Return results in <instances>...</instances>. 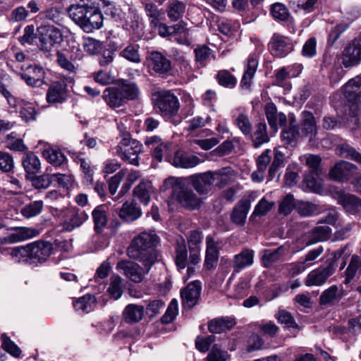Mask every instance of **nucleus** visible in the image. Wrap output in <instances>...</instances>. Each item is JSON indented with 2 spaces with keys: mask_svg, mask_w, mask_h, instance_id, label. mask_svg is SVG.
<instances>
[{
  "mask_svg": "<svg viewBox=\"0 0 361 361\" xmlns=\"http://www.w3.org/2000/svg\"><path fill=\"white\" fill-rule=\"evenodd\" d=\"M159 242V238L154 231L142 232L133 238L128 247L127 254L129 257L138 262L154 264L157 260L154 247Z\"/></svg>",
  "mask_w": 361,
  "mask_h": 361,
  "instance_id": "1",
  "label": "nucleus"
},
{
  "mask_svg": "<svg viewBox=\"0 0 361 361\" xmlns=\"http://www.w3.org/2000/svg\"><path fill=\"white\" fill-rule=\"evenodd\" d=\"M67 12L69 17L86 32H91L102 26L103 16L96 7L87 4H71L67 8Z\"/></svg>",
  "mask_w": 361,
  "mask_h": 361,
  "instance_id": "2",
  "label": "nucleus"
},
{
  "mask_svg": "<svg viewBox=\"0 0 361 361\" xmlns=\"http://www.w3.org/2000/svg\"><path fill=\"white\" fill-rule=\"evenodd\" d=\"M164 186L166 189L172 190V198L185 209L195 210L200 207L201 198L191 188L185 186L180 178L169 177L164 180Z\"/></svg>",
  "mask_w": 361,
  "mask_h": 361,
  "instance_id": "3",
  "label": "nucleus"
},
{
  "mask_svg": "<svg viewBox=\"0 0 361 361\" xmlns=\"http://www.w3.org/2000/svg\"><path fill=\"white\" fill-rule=\"evenodd\" d=\"M153 102L160 114L166 118L177 115L180 109L178 97L169 90L156 92L153 94Z\"/></svg>",
  "mask_w": 361,
  "mask_h": 361,
  "instance_id": "4",
  "label": "nucleus"
},
{
  "mask_svg": "<svg viewBox=\"0 0 361 361\" xmlns=\"http://www.w3.org/2000/svg\"><path fill=\"white\" fill-rule=\"evenodd\" d=\"M141 264L128 260H121L117 263L116 269L134 283H141L149 274L154 264L147 262H139Z\"/></svg>",
  "mask_w": 361,
  "mask_h": 361,
  "instance_id": "5",
  "label": "nucleus"
},
{
  "mask_svg": "<svg viewBox=\"0 0 361 361\" xmlns=\"http://www.w3.org/2000/svg\"><path fill=\"white\" fill-rule=\"evenodd\" d=\"M142 147V144L136 140L122 138L116 147V154L125 162L138 166Z\"/></svg>",
  "mask_w": 361,
  "mask_h": 361,
  "instance_id": "6",
  "label": "nucleus"
},
{
  "mask_svg": "<svg viewBox=\"0 0 361 361\" xmlns=\"http://www.w3.org/2000/svg\"><path fill=\"white\" fill-rule=\"evenodd\" d=\"M52 245L48 242L37 241L24 246V262L35 264L44 262L51 255Z\"/></svg>",
  "mask_w": 361,
  "mask_h": 361,
  "instance_id": "7",
  "label": "nucleus"
},
{
  "mask_svg": "<svg viewBox=\"0 0 361 361\" xmlns=\"http://www.w3.org/2000/svg\"><path fill=\"white\" fill-rule=\"evenodd\" d=\"M39 47L41 49L49 51L56 44L62 41V33L61 30L51 25L42 26L39 28Z\"/></svg>",
  "mask_w": 361,
  "mask_h": 361,
  "instance_id": "8",
  "label": "nucleus"
},
{
  "mask_svg": "<svg viewBox=\"0 0 361 361\" xmlns=\"http://www.w3.org/2000/svg\"><path fill=\"white\" fill-rule=\"evenodd\" d=\"M269 49L273 56L283 58L293 51L294 44L290 38L274 33L269 43Z\"/></svg>",
  "mask_w": 361,
  "mask_h": 361,
  "instance_id": "9",
  "label": "nucleus"
},
{
  "mask_svg": "<svg viewBox=\"0 0 361 361\" xmlns=\"http://www.w3.org/2000/svg\"><path fill=\"white\" fill-rule=\"evenodd\" d=\"M335 269L333 262L326 267L321 266L311 271L307 276L305 284L307 286H320L324 285L328 279L334 274Z\"/></svg>",
  "mask_w": 361,
  "mask_h": 361,
  "instance_id": "10",
  "label": "nucleus"
},
{
  "mask_svg": "<svg viewBox=\"0 0 361 361\" xmlns=\"http://www.w3.org/2000/svg\"><path fill=\"white\" fill-rule=\"evenodd\" d=\"M66 219L63 222V229L66 231H71L74 228L81 226L88 216L85 211L76 207L68 209L66 211Z\"/></svg>",
  "mask_w": 361,
  "mask_h": 361,
  "instance_id": "11",
  "label": "nucleus"
},
{
  "mask_svg": "<svg viewBox=\"0 0 361 361\" xmlns=\"http://www.w3.org/2000/svg\"><path fill=\"white\" fill-rule=\"evenodd\" d=\"M357 166L350 162L341 161L329 171L331 178L338 180H348L356 171Z\"/></svg>",
  "mask_w": 361,
  "mask_h": 361,
  "instance_id": "12",
  "label": "nucleus"
},
{
  "mask_svg": "<svg viewBox=\"0 0 361 361\" xmlns=\"http://www.w3.org/2000/svg\"><path fill=\"white\" fill-rule=\"evenodd\" d=\"M201 291V284L198 281H195L188 285L180 292L182 304L184 308H192L198 301Z\"/></svg>",
  "mask_w": 361,
  "mask_h": 361,
  "instance_id": "13",
  "label": "nucleus"
},
{
  "mask_svg": "<svg viewBox=\"0 0 361 361\" xmlns=\"http://www.w3.org/2000/svg\"><path fill=\"white\" fill-rule=\"evenodd\" d=\"M175 262L178 269H184L188 264V275L190 277L195 272V268L190 262V257L188 258V251L186 245L183 239L178 240L176 246Z\"/></svg>",
  "mask_w": 361,
  "mask_h": 361,
  "instance_id": "14",
  "label": "nucleus"
},
{
  "mask_svg": "<svg viewBox=\"0 0 361 361\" xmlns=\"http://www.w3.org/2000/svg\"><path fill=\"white\" fill-rule=\"evenodd\" d=\"M361 60V46L356 39L351 41L344 49L342 63L345 68L357 65Z\"/></svg>",
  "mask_w": 361,
  "mask_h": 361,
  "instance_id": "15",
  "label": "nucleus"
},
{
  "mask_svg": "<svg viewBox=\"0 0 361 361\" xmlns=\"http://www.w3.org/2000/svg\"><path fill=\"white\" fill-rule=\"evenodd\" d=\"M343 297V289L333 285L324 290L319 296V304L326 307L337 305Z\"/></svg>",
  "mask_w": 361,
  "mask_h": 361,
  "instance_id": "16",
  "label": "nucleus"
},
{
  "mask_svg": "<svg viewBox=\"0 0 361 361\" xmlns=\"http://www.w3.org/2000/svg\"><path fill=\"white\" fill-rule=\"evenodd\" d=\"M194 189L201 195L208 193L214 184L212 171H208L191 177Z\"/></svg>",
  "mask_w": 361,
  "mask_h": 361,
  "instance_id": "17",
  "label": "nucleus"
},
{
  "mask_svg": "<svg viewBox=\"0 0 361 361\" xmlns=\"http://www.w3.org/2000/svg\"><path fill=\"white\" fill-rule=\"evenodd\" d=\"M150 68L158 73H166L171 68V63L161 52L152 51L149 56Z\"/></svg>",
  "mask_w": 361,
  "mask_h": 361,
  "instance_id": "18",
  "label": "nucleus"
},
{
  "mask_svg": "<svg viewBox=\"0 0 361 361\" xmlns=\"http://www.w3.org/2000/svg\"><path fill=\"white\" fill-rule=\"evenodd\" d=\"M202 239V235L197 231H192L188 238L190 250V262L192 264H197L200 261V244Z\"/></svg>",
  "mask_w": 361,
  "mask_h": 361,
  "instance_id": "19",
  "label": "nucleus"
},
{
  "mask_svg": "<svg viewBox=\"0 0 361 361\" xmlns=\"http://www.w3.org/2000/svg\"><path fill=\"white\" fill-rule=\"evenodd\" d=\"M44 71L39 66H30L26 68L24 80L27 85L32 87H40L44 84Z\"/></svg>",
  "mask_w": 361,
  "mask_h": 361,
  "instance_id": "20",
  "label": "nucleus"
},
{
  "mask_svg": "<svg viewBox=\"0 0 361 361\" xmlns=\"http://www.w3.org/2000/svg\"><path fill=\"white\" fill-rule=\"evenodd\" d=\"M345 98L352 103L361 101V78L355 77L350 80L343 87Z\"/></svg>",
  "mask_w": 361,
  "mask_h": 361,
  "instance_id": "21",
  "label": "nucleus"
},
{
  "mask_svg": "<svg viewBox=\"0 0 361 361\" xmlns=\"http://www.w3.org/2000/svg\"><path fill=\"white\" fill-rule=\"evenodd\" d=\"M336 199L338 202L350 213H355L361 209L360 200L353 195L340 191L336 193Z\"/></svg>",
  "mask_w": 361,
  "mask_h": 361,
  "instance_id": "22",
  "label": "nucleus"
},
{
  "mask_svg": "<svg viewBox=\"0 0 361 361\" xmlns=\"http://www.w3.org/2000/svg\"><path fill=\"white\" fill-rule=\"evenodd\" d=\"M200 159L195 155L188 154L183 151L175 153L171 164L176 167L184 169L192 168L198 165Z\"/></svg>",
  "mask_w": 361,
  "mask_h": 361,
  "instance_id": "23",
  "label": "nucleus"
},
{
  "mask_svg": "<svg viewBox=\"0 0 361 361\" xmlns=\"http://www.w3.org/2000/svg\"><path fill=\"white\" fill-rule=\"evenodd\" d=\"M102 98L105 103L112 109L122 106L126 103L117 86L106 88Z\"/></svg>",
  "mask_w": 361,
  "mask_h": 361,
  "instance_id": "24",
  "label": "nucleus"
},
{
  "mask_svg": "<svg viewBox=\"0 0 361 361\" xmlns=\"http://www.w3.org/2000/svg\"><path fill=\"white\" fill-rule=\"evenodd\" d=\"M207 250L204 260V267L207 269H211L216 264L219 258L218 244L211 236L206 238Z\"/></svg>",
  "mask_w": 361,
  "mask_h": 361,
  "instance_id": "25",
  "label": "nucleus"
},
{
  "mask_svg": "<svg viewBox=\"0 0 361 361\" xmlns=\"http://www.w3.org/2000/svg\"><path fill=\"white\" fill-rule=\"evenodd\" d=\"M144 307L135 304L128 305L123 312V320L128 324H135L141 321L144 316Z\"/></svg>",
  "mask_w": 361,
  "mask_h": 361,
  "instance_id": "26",
  "label": "nucleus"
},
{
  "mask_svg": "<svg viewBox=\"0 0 361 361\" xmlns=\"http://www.w3.org/2000/svg\"><path fill=\"white\" fill-rule=\"evenodd\" d=\"M66 97V85L64 82H56L49 87L47 99L49 103L63 102Z\"/></svg>",
  "mask_w": 361,
  "mask_h": 361,
  "instance_id": "27",
  "label": "nucleus"
},
{
  "mask_svg": "<svg viewBox=\"0 0 361 361\" xmlns=\"http://www.w3.org/2000/svg\"><path fill=\"white\" fill-rule=\"evenodd\" d=\"M254 262V251L250 249H243L239 254L233 257V268L239 271L247 267L251 266Z\"/></svg>",
  "mask_w": 361,
  "mask_h": 361,
  "instance_id": "28",
  "label": "nucleus"
},
{
  "mask_svg": "<svg viewBox=\"0 0 361 361\" xmlns=\"http://www.w3.org/2000/svg\"><path fill=\"white\" fill-rule=\"evenodd\" d=\"M258 66V59L256 54H250L245 67L240 84L243 88L248 89L250 87L252 80L256 73Z\"/></svg>",
  "mask_w": 361,
  "mask_h": 361,
  "instance_id": "29",
  "label": "nucleus"
},
{
  "mask_svg": "<svg viewBox=\"0 0 361 361\" xmlns=\"http://www.w3.org/2000/svg\"><path fill=\"white\" fill-rule=\"evenodd\" d=\"M142 214L140 209L133 202H126L118 212L119 217L126 221H134Z\"/></svg>",
  "mask_w": 361,
  "mask_h": 361,
  "instance_id": "30",
  "label": "nucleus"
},
{
  "mask_svg": "<svg viewBox=\"0 0 361 361\" xmlns=\"http://www.w3.org/2000/svg\"><path fill=\"white\" fill-rule=\"evenodd\" d=\"M154 188L151 183H140L134 190V197L137 198L141 203L147 205L150 200L151 195L154 193Z\"/></svg>",
  "mask_w": 361,
  "mask_h": 361,
  "instance_id": "31",
  "label": "nucleus"
},
{
  "mask_svg": "<svg viewBox=\"0 0 361 361\" xmlns=\"http://www.w3.org/2000/svg\"><path fill=\"white\" fill-rule=\"evenodd\" d=\"M186 5L179 0H171L166 8L168 18L171 21H177L181 18L185 12Z\"/></svg>",
  "mask_w": 361,
  "mask_h": 361,
  "instance_id": "32",
  "label": "nucleus"
},
{
  "mask_svg": "<svg viewBox=\"0 0 361 361\" xmlns=\"http://www.w3.org/2000/svg\"><path fill=\"white\" fill-rule=\"evenodd\" d=\"M26 181L38 190L47 189L53 182L51 174L44 173L39 176H26Z\"/></svg>",
  "mask_w": 361,
  "mask_h": 361,
  "instance_id": "33",
  "label": "nucleus"
},
{
  "mask_svg": "<svg viewBox=\"0 0 361 361\" xmlns=\"http://www.w3.org/2000/svg\"><path fill=\"white\" fill-rule=\"evenodd\" d=\"M250 204L247 201H241L235 206L231 214V221L239 226L244 225Z\"/></svg>",
  "mask_w": 361,
  "mask_h": 361,
  "instance_id": "34",
  "label": "nucleus"
},
{
  "mask_svg": "<svg viewBox=\"0 0 361 361\" xmlns=\"http://www.w3.org/2000/svg\"><path fill=\"white\" fill-rule=\"evenodd\" d=\"M253 146L255 148L259 147L262 145L267 143L269 141V137L267 133V128L265 123H258L255 126V130L252 136Z\"/></svg>",
  "mask_w": 361,
  "mask_h": 361,
  "instance_id": "35",
  "label": "nucleus"
},
{
  "mask_svg": "<svg viewBox=\"0 0 361 361\" xmlns=\"http://www.w3.org/2000/svg\"><path fill=\"white\" fill-rule=\"evenodd\" d=\"M275 317L279 324L284 325L285 329H293L295 334L300 330L290 312L285 310H279Z\"/></svg>",
  "mask_w": 361,
  "mask_h": 361,
  "instance_id": "36",
  "label": "nucleus"
},
{
  "mask_svg": "<svg viewBox=\"0 0 361 361\" xmlns=\"http://www.w3.org/2000/svg\"><path fill=\"white\" fill-rule=\"evenodd\" d=\"M214 183L222 188L225 186L233 177L234 171L231 168L226 167L212 172Z\"/></svg>",
  "mask_w": 361,
  "mask_h": 361,
  "instance_id": "37",
  "label": "nucleus"
},
{
  "mask_svg": "<svg viewBox=\"0 0 361 361\" xmlns=\"http://www.w3.org/2000/svg\"><path fill=\"white\" fill-rule=\"evenodd\" d=\"M331 229L326 225L317 226L310 233L309 244H314L320 241H324L329 238Z\"/></svg>",
  "mask_w": 361,
  "mask_h": 361,
  "instance_id": "38",
  "label": "nucleus"
},
{
  "mask_svg": "<svg viewBox=\"0 0 361 361\" xmlns=\"http://www.w3.org/2000/svg\"><path fill=\"white\" fill-rule=\"evenodd\" d=\"M41 168V163L37 157L32 152H24V169L27 175L37 173Z\"/></svg>",
  "mask_w": 361,
  "mask_h": 361,
  "instance_id": "39",
  "label": "nucleus"
},
{
  "mask_svg": "<svg viewBox=\"0 0 361 361\" xmlns=\"http://www.w3.org/2000/svg\"><path fill=\"white\" fill-rule=\"evenodd\" d=\"M117 87L121 92L125 102L128 100L135 99L139 95V88L134 82H123L117 85Z\"/></svg>",
  "mask_w": 361,
  "mask_h": 361,
  "instance_id": "40",
  "label": "nucleus"
},
{
  "mask_svg": "<svg viewBox=\"0 0 361 361\" xmlns=\"http://www.w3.org/2000/svg\"><path fill=\"white\" fill-rule=\"evenodd\" d=\"M234 325L233 319H216L212 320L208 325L209 331L212 334H220L226 330L231 329Z\"/></svg>",
  "mask_w": 361,
  "mask_h": 361,
  "instance_id": "41",
  "label": "nucleus"
},
{
  "mask_svg": "<svg viewBox=\"0 0 361 361\" xmlns=\"http://www.w3.org/2000/svg\"><path fill=\"white\" fill-rule=\"evenodd\" d=\"M301 131L305 135H315L317 133V126L314 117L312 114L309 111L302 112Z\"/></svg>",
  "mask_w": 361,
  "mask_h": 361,
  "instance_id": "42",
  "label": "nucleus"
},
{
  "mask_svg": "<svg viewBox=\"0 0 361 361\" xmlns=\"http://www.w3.org/2000/svg\"><path fill=\"white\" fill-rule=\"evenodd\" d=\"M43 155L48 162L55 166H60L66 161V158L61 151L52 147L45 149Z\"/></svg>",
  "mask_w": 361,
  "mask_h": 361,
  "instance_id": "43",
  "label": "nucleus"
},
{
  "mask_svg": "<svg viewBox=\"0 0 361 361\" xmlns=\"http://www.w3.org/2000/svg\"><path fill=\"white\" fill-rule=\"evenodd\" d=\"M123 290V279L119 276H112L107 289L109 295L114 300H118L121 297Z\"/></svg>",
  "mask_w": 361,
  "mask_h": 361,
  "instance_id": "44",
  "label": "nucleus"
},
{
  "mask_svg": "<svg viewBox=\"0 0 361 361\" xmlns=\"http://www.w3.org/2000/svg\"><path fill=\"white\" fill-rule=\"evenodd\" d=\"M361 267V258L357 255H353L345 271V284L349 283L356 276Z\"/></svg>",
  "mask_w": 361,
  "mask_h": 361,
  "instance_id": "45",
  "label": "nucleus"
},
{
  "mask_svg": "<svg viewBox=\"0 0 361 361\" xmlns=\"http://www.w3.org/2000/svg\"><path fill=\"white\" fill-rule=\"evenodd\" d=\"M92 215L94 224V228L96 231H100L106 225L107 217L105 206H97L92 211Z\"/></svg>",
  "mask_w": 361,
  "mask_h": 361,
  "instance_id": "46",
  "label": "nucleus"
},
{
  "mask_svg": "<svg viewBox=\"0 0 361 361\" xmlns=\"http://www.w3.org/2000/svg\"><path fill=\"white\" fill-rule=\"evenodd\" d=\"M139 49L140 47L138 44H128L120 52L119 54L121 56L130 62L138 63L141 61Z\"/></svg>",
  "mask_w": 361,
  "mask_h": 361,
  "instance_id": "47",
  "label": "nucleus"
},
{
  "mask_svg": "<svg viewBox=\"0 0 361 361\" xmlns=\"http://www.w3.org/2000/svg\"><path fill=\"white\" fill-rule=\"evenodd\" d=\"M283 252V247H279L276 250H264L263 251L262 262L264 267H269L273 263L278 262Z\"/></svg>",
  "mask_w": 361,
  "mask_h": 361,
  "instance_id": "48",
  "label": "nucleus"
},
{
  "mask_svg": "<svg viewBox=\"0 0 361 361\" xmlns=\"http://www.w3.org/2000/svg\"><path fill=\"white\" fill-rule=\"evenodd\" d=\"M296 210L300 216H310L320 212L317 204L304 201H298L296 203Z\"/></svg>",
  "mask_w": 361,
  "mask_h": 361,
  "instance_id": "49",
  "label": "nucleus"
},
{
  "mask_svg": "<svg viewBox=\"0 0 361 361\" xmlns=\"http://www.w3.org/2000/svg\"><path fill=\"white\" fill-rule=\"evenodd\" d=\"M234 123L245 135H250L252 125L248 116L244 113H240L234 119Z\"/></svg>",
  "mask_w": 361,
  "mask_h": 361,
  "instance_id": "50",
  "label": "nucleus"
},
{
  "mask_svg": "<svg viewBox=\"0 0 361 361\" xmlns=\"http://www.w3.org/2000/svg\"><path fill=\"white\" fill-rule=\"evenodd\" d=\"M53 182H56L59 187L67 190L72 188L75 183V178L71 173H53L51 174Z\"/></svg>",
  "mask_w": 361,
  "mask_h": 361,
  "instance_id": "51",
  "label": "nucleus"
},
{
  "mask_svg": "<svg viewBox=\"0 0 361 361\" xmlns=\"http://www.w3.org/2000/svg\"><path fill=\"white\" fill-rule=\"evenodd\" d=\"M339 156L351 159L357 163L361 164V154L357 152L355 148L348 144H342L338 147Z\"/></svg>",
  "mask_w": 361,
  "mask_h": 361,
  "instance_id": "52",
  "label": "nucleus"
},
{
  "mask_svg": "<svg viewBox=\"0 0 361 361\" xmlns=\"http://www.w3.org/2000/svg\"><path fill=\"white\" fill-rule=\"evenodd\" d=\"M1 347L6 352L16 357L20 355V348L6 334H1Z\"/></svg>",
  "mask_w": 361,
  "mask_h": 361,
  "instance_id": "53",
  "label": "nucleus"
},
{
  "mask_svg": "<svg viewBox=\"0 0 361 361\" xmlns=\"http://www.w3.org/2000/svg\"><path fill=\"white\" fill-rule=\"evenodd\" d=\"M95 299L90 295H86L80 298L75 303L74 307L77 311L83 312H90L94 305Z\"/></svg>",
  "mask_w": 361,
  "mask_h": 361,
  "instance_id": "54",
  "label": "nucleus"
},
{
  "mask_svg": "<svg viewBox=\"0 0 361 361\" xmlns=\"http://www.w3.org/2000/svg\"><path fill=\"white\" fill-rule=\"evenodd\" d=\"M171 152V145L168 142H163L152 152V157L157 161L161 162L164 159H168Z\"/></svg>",
  "mask_w": 361,
  "mask_h": 361,
  "instance_id": "55",
  "label": "nucleus"
},
{
  "mask_svg": "<svg viewBox=\"0 0 361 361\" xmlns=\"http://www.w3.org/2000/svg\"><path fill=\"white\" fill-rule=\"evenodd\" d=\"M76 162L80 165L83 173V178L86 183H92L93 181L94 168L90 162L82 157H78Z\"/></svg>",
  "mask_w": 361,
  "mask_h": 361,
  "instance_id": "56",
  "label": "nucleus"
},
{
  "mask_svg": "<svg viewBox=\"0 0 361 361\" xmlns=\"http://www.w3.org/2000/svg\"><path fill=\"white\" fill-rule=\"evenodd\" d=\"M293 208L296 209L294 197L291 194H288L281 200L279 204V212L280 214L287 216L290 214Z\"/></svg>",
  "mask_w": 361,
  "mask_h": 361,
  "instance_id": "57",
  "label": "nucleus"
},
{
  "mask_svg": "<svg viewBox=\"0 0 361 361\" xmlns=\"http://www.w3.org/2000/svg\"><path fill=\"white\" fill-rule=\"evenodd\" d=\"M216 78L221 85L228 88L234 87L237 82L236 78L226 70L219 71Z\"/></svg>",
  "mask_w": 361,
  "mask_h": 361,
  "instance_id": "58",
  "label": "nucleus"
},
{
  "mask_svg": "<svg viewBox=\"0 0 361 361\" xmlns=\"http://www.w3.org/2000/svg\"><path fill=\"white\" fill-rule=\"evenodd\" d=\"M265 114L269 126L273 130H276L279 113L276 105L273 103L267 104L265 107Z\"/></svg>",
  "mask_w": 361,
  "mask_h": 361,
  "instance_id": "59",
  "label": "nucleus"
},
{
  "mask_svg": "<svg viewBox=\"0 0 361 361\" xmlns=\"http://www.w3.org/2000/svg\"><path fill=\"white\" fill-rule=\"evenodd\" d=\"M271 13L273 18L281 21H286L289 17V11L286 6L281 3H276L272 5Z\"/></svg>",
  "mask_w": 361,
  "mask_h": 361,
  "instance_id": "60",
  "label": "nucleus"
},
{
  "mask_svg": "<svg viewBox=\"0 0 361 361\" xmlns=\"http://www.w3.org/2000/svg\"><path fill=\"white\" fill-rule=\"evenodd\" d=\"M305 164L309 167L310 171L315 175L319 176L322 173L320 164L322 159L319 156L309 154L305 157Z\"/></svg>",
  "mask_w": 361,
  "mask_h": 361,
  "instance_id": "61",
  "label": "nucleus"
},
{
  "mask_svg": "<svg viewBox=\"0 0 361 361\" xmlns=\"http://www.w3.org/2000/svg\"><path fill=\"white\" fill-rule=\"evenodd\" d=\"M274 202H269L265 198H262L255 206V209L252 212L251 218L255 216H265L273 207Z\"/></svg>",
  "mask_w": 361,
  "mask_h": 361,
  "instance_id": "62",
  "label": "nucleus"
},
{
  "mask_svg": "<svg viewBox=\"0 0 361 361\" xmlns=\"http://www.w3.org/2000/svg\"><path fill=\"white\" fill-rule=\"evenodd\" d=\"M195 60L201 65H204L212 55L211 49L206 45L197 47L195 49Z\"/></svg>",
  "mask_w": 361,
  "mask_h": 361,
  "instance_id": "63",
  "label": "nucleus"
},
{
  "mask_svg": "<svg viewBox=\"0 0 361 361\" xmlns=\"http://www.w3.org/2000/svg\"><path fill=\"white\" fill-rule=\"evenodd\" d=\"M228 357V355L226 351L221 350L217 345H214L207 357V360L226 361Z\"/></svg>",
  "mask_w": 361,
  "mask_h": 361,
  "instance_id": "64",
  "label": "nucleus"
}]
</instances>
